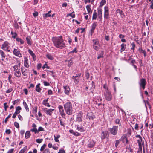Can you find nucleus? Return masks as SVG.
<instances>
[{
	"instance_id": "338daca9",
	"label": "nucleus",
	"mask_w": 153,
	"mask_h": 153,
	"mask_svg": "<svg viewBox=\"0 0 153 153\" xmlns=\"http://www.w3.org/2000/svg\"><path fill=\"white\" fill-rule=\"evenodd\" d=\"M33 14L34 17H36L38 16V13L37 12H35L33 13Z\"/></svg>"
},
{
	"instance_id": "cd10ccee",
	"label": "nucleus",
	"mask_w": 153,
	"mask_h": 153,
	"mask_svg": "<svg viewBox=\"0 0 153 153\" xmlns=\"http://www.w3.org/2000/svg\"><path fill=\"white\" fill-rule=\"evenodd\" d=\"M30 135L31 134L30 131H27L25 133V138L26 139H27L30 137Z\"/></svg>"
},
{
	"instance_id": "7c9ffc66",
	"label": "nucleus",
	"mask_w": 153,
	"mask_h": 153,
	"mask_svg": "<svg viewBox=\"0 0 153 153\" xmlns=\"http://www.w3.org/2000/svg\"><path fill=\"white\" fill-rule=\"evenodd\" d=\"M97 18V13L96 10H94V11L93 13L92 19L96 20Z\"/></svg>"
},
{
	"instance_id": "5701e85b",
	"label": "nucleus",
	"mask_w": 153,
	"mask_h": 153,
	"mask_svg": "<svg viewBox=\"0 0 153 153\" xmlns=\"http://www.w3.org/2000/svg\"><path fill=\"white\" fill-rule=\"evenodd\" d=\"M137 141L139 146H142V145H143V147H144V145L143 143L142 142V139H139L138 140H137ZM143 151H144V148Z\"/></svg>"
},
{
	"instance_id": "de8ad7c7",
	"label": "nucleus",
	"mask_w": 153,
	"mask_h": 153,
	"mask_svg": "<svg viewBox=\"0 0 153 153\" xmlns=\"http://www.w3.org/2000/svg\"><path fill=\"white\" fill-rule=\"evenodd\" d=\"M121 141V140H117L116 141V142L115 143V146L117 148L119 143Z\"/></svg>"
},
{
	"instance_id": "69168bd1",
	"label": "nucleus",
	"mask_w": 153,
	"mask_h": 153,
	"mask_svg": "<svg viewBox=\"0 0 153 153\" xmlns=\"http://www.w3.org/2000/svg\"><path fill=\"white\" fill-rule=\"evenodd\" d=\"M14 150V149H11L8 150L7 153H13Z\"/></svg>"
},
{
	"instance_id": "6e6d98bb",
	"label": "nucleus",
	"mask_w": 153,
	"mask_h": 153,
	"mask_svg": "<svg viewBox=\"0 0 153 153\" xmlns=\"http://www.w3.org/2000/svg\"><path fill=\"white\" fill-rule=\"evenodd\" d=\"M28 53L31 56H33V55L35 54L33 51L30 49L28 50Z\"/></svg>"
},
{
	"instance_id": "bf43d9fd",
	"label": "nucleus",
	"mask_w": 153,
	"mask_h": 153,
	"mask_svg": "<svg viewBox=\"0 0 153 153\" xmlns=\"http://www.w3.org/2000/svg\"><path fill=\"white\" fill-rule=\"evenodd\" d=\"M36 142L37 143H40L43 141V139H37L36 140Z\"/></svg>"
},
{
	"instance_id": "4be33fe9",
	"label": "nucleus",
	"mask_w": 153,
	"mask_h": 153,
	"mask_svg": "<svg viewBox=\"0 0 153 153\" xmlns=\"http://www.w3.org/2000/svg\"><path fill=\"white\" fill-rule=\"evenodd\" d=\"M40 84L38 83L36 86V88L35 89V90L37 92H40L42 90L41 88L40 87Z\"/></svg>"
},
{
	"instance_id": "2eb2a0df",
	"label": "nucleus",
	"mask_w": 153,
	"mask_h": 153,
	"mask_svg": "<svg viewBox=\"0 0 153 153\" xmlns=\"http://www.w3.org/2000/svg\"><path fill=\"white\" fill-rule=\"evenodd\" d=\"M24 65L25 67L26 68H28L30 67L28 62L29 60L27 57L25 56L24 57Z\"/></svg>"
},
{
	"instance_id": "0e129e2a",
	"label": "nucleus",
	"mask_w": 153,
	"mask_h": 153,
	"mask_svg": "<svg viewBox=\"0 0 153 153\" xmlns=\"http://www.w3.org/2000/svg\"><path fill=\"white\" fill-rule=\"evenodd\" d=\"M7 103H5L4 104V110L5 111L7 110V108L8 107V106L7 105Z\"/></svg>"
},
{
	"instance_id": "bb28decb",
	"label": "nucleus",
	"mask_w": 153,
	"mask_h": 153,
	"mask_svg": "<svg viewBox=\"0 0 153 153\" xmlns=\"http://www.w3.org/2000/svg\"><path fill=\"white\" fill-rule=\"evenodd\" d=\"M90 6V5H88L86 6V8L89 14H91L92 13V11L91 10Z\"/></svg>"
},
{
	"instance_id": "20e7f679",
	"label": "nucleus",
	"mask_w": 153,
	"mask_h": 153,
	"mask_svg": "<svg viewBox=\"0 0 153 153\" xmlns=\"http://www.w3.org/2000/svg\"><path fill=\"white\" fill-rule=\"evenodd\" d=\"M108 130L112 134L116 135L117 133L118 126H114L112 128H108Z\"/></svg>"
},
{
	"instance_id": "3c124183",
	"label": "nucleus",
	"mask_w": 153,
	"mask_h": 153,
	"mask_svg": "<svg viewBox=\"0 0 153 153\" xmlns=\"http://www.w3.org/2000/svg\"><path fill=\"white\" fill-rule=\"evenodd\" d=\"M38 133L41 131H44V128L42 127H39L38 129H37Z\"/></svg>"
},
{
	"instance_id": "9d476101",
	"label": "nucleus",
	"mask_w": 153,
	"mask_h": 153,
	"mask_svg": "<svg viewBox=\"0 0 153 153\" xmlns=\"http://www.w3.org/2000/svg\"><path fill=\"white\" fill-rule=\"evenodd\" d=\"M83 113L82 111H80L77 114L76 117V120L78 122H81L82 120Z\"/></svg>"
},
{
	"instance_id": "6e6552de",
	"label": "nucleus",
	"mask_w": 153,
	"mask_h": 153,
	"mask_svg": "<svg viewBox=\"0 0 153 153\" xmlns=\"http://www.w3.org/2000/svg\"><path fill=\"white\" fill-rule=\"evenodd\" d=\"M58 108L59 110V111L60 114L61 115L62 117L65 119V114L64 111V110L62 106L59 105L58 106Z\"/></svg>"
},
{
	"instance_id": "864d4df0",
	"label": "nucleus",
	"mask_w": 153,
	"mask_h": 153,
	"mask_svg": "<svg viewBox=\"0 0 153 153\" xmlns=\"http://www.w3.org/2000/svg\"><path fill=\"white\" fill-rule=\"evenodd\" d=\"M42 68L43 69H44L45 68L47 69H49L50 67L48 66V65L47 64H45L42 66Z\"/></svg>"
},
{
	"instance_id": "39448f33",
	"label": "nucleus",
	"mask_w": 153,
	"mask_h": 153,
	"mask_svg": "<svg viewBox=\"0 0 153 153\" xmlns=\"http://www.w3.org/2000/svg\"><path fill=\"white\" fill-rule=\"evenodd\" d=\"M10 44L7 41H5L2 44L1 48L5 51H7L8 52H10V50L9 49Z\"/></svg>"
},
{
	"instance_id": "58836bf2",
	"label": "nucleus",
	"mask_w": 153,
	"mask_h": 153,
	"mask_svg": "<svg viewBox=\"0 0 153 153\" xmlns=\"http://www.w3.org/2000/svg\"><path fill=\"white\" fill-rule=\"evenodd\" d=\"M74 13V12H73L70 13V14H68L67 15V16H70L72 18H74L75 17V15L74 14H73V13Z\"/></svg>"
},
{
	"instance_id": "a211bd4d",
	"label": "nucleus",
	"mask_w": 153,
	"mask_h": 153,
	"mask_svg": "<svg viewBox=\"0 0 153 153\" xmlns=\"http://www.w3.org/2000/svg\"><path fill=\"white\" fill-rule=\"evenodd\" d=\"M97 22H94L92 24L91 28V31L92 34L94 32V30L97 26Z\"/></svg>"
},
{
	"instance_id": "603ef678",
	"label": "nucleus",
	"mask_w": 153,
	"mask_h": 153,
	"mask_svg": "<svg viewBox=\"0 0 153 153\" xmlns=\"http://www.w3.org/2000/svg\"><path fill=\"white\" fill-rule=\"evenodd\" d=\"M11 114H10L5 119V120H4V122L5 123H7V121H8V119L10 118V117H11Z\"/></svg>"
},
{
	"instance_id": "ea45409f",
	"label": "nucleus",
	"mask_w": 153,
	"mask_h": 153,
	"mask_svg": "<svg viewBox=\"0 0 153 153\" xmlns=\"http://www.w3.org/2000/svg\"><path fill=\"white\" fill-rule=\"evenodd\" d=\"M106 3V1L105 0H102L100 3V7L102 6L105 4Z\"/></svg>"
},
{
	"instance_id": "4d7b16f0",
	"label": "nucleus",
	"mask_w": 153,
	"mask_h": 153,
	"mask_svg": "<svg viewBox=\"0 0 153 153\" xmlns=\"http://www.w3.org/2000/svg\"><path fill=\"white\" fill-rule=\"evenodd\" d=\"M42 104L45 106H47L48 107H50L51 106L48 103V102L42 103Z\"/></svg>"
},
{
	"instance_id": "f8f14e48",
	"label": "nucleus",
	"mask_w": 153,
	"mask_h": 153,
	"mask_svg": "<svg viewBox=\"0 0 153 153\" xmlns=\"http://www.w3.org/2000/svg\"><path fill=\"white\" fill-rule=\"evenodd\" d=\"M21 110V108L20 106H18L16 107L15 112L12 116V118H15L16 116L20 113V111Z\"/></svg>"
},
{
	"instance_id": "0eeeda50",
	"label": "nucleus",
	"mask_w": 153,
	"mask_h": 153,
	"mask_svg": "<svg viewBox=\"0 0 153 153\" xmlns=\"http://www.w3.org/2000/svg\"><path fill=\"white\" fill-rule=\"evenodd\" d=\"M105 99L108 101H110L112 99V96L111 93L109 91L108 89L105 91Z\"/></svg>"
},
{
	"instance_id": "aec40b11",
	"label": "nucleus",
	"mask_w": 153,
	"mask_h": 153,
	"mask_svg": "<svg viewBox=\"0 0 153 153\" xmlns=\"http://www.w3.org/2000/svg\"><path fill=\"white\" fill-rule=\"evenodd\" d=\"M72 78L74 80V82L76 84H78L79 81V78L77 76H73L72 77Z\"/></svg>"
},
{
	"instance_id": "a878e982",
	"label": "nucleus",
	"mask_w": 153,
	"mask_h": 153,
	"mask_svg": "<svg viewBox=\"0 0 153 153\" xmlns=\"http://www.w3.org/2000/svg\"><path fill=\"white\" fill-rule=\"evenodd\" d=\"M23 104L25 108V109L26 111L27 112H29V108L28 107V106L27 104L25 101H23Z\"/></svg>"
},
{
	"instance_id": "393cba45",
	"label": "nucleus",
	"mask_w": 153,
	"mask_h": 153,
	"mask_svg": "<svg viewBox=\"0 0 153 153\" xmlns=\"http://www.w3.org/2000/svg\"><path fill=\"white\" fill-rule=\"evenodd\" d=\"M59 120L60 124L63 127L65 126V120L63 119H61L60 117H59Z\"/></svg>"
},
{
	"instance_id": "6ab92c4d",
	"label": "nucleus",
	"mask_w": 153,
	"mask_h": 153,
	"mask_svg": "<svg viewBox=\"0 0 153 153\" xmlns=\"http://www.w3.org/2000/svg\"><path fill=\"white\" fill-rule=\"evenodd\" d=\"M117 13H119L121 16L122 18H124L125 17L124 13H123V11L120 9H117L116 11Z\"/></svg>"
},
{
	"instance_id": "8fccbe9b",
	"label": "nucleus",
	"mask_w": 153,
	"mask_h": 153,
	"mask_svg": "<svg viewBox=\"0 0 153 153\" xmlns=\"http://www.w3.org/2000/svg\"><path fill=\"white\" fill-rule=\"evenodd\" d=\"M22 75L24 76H27V72L26 71V70L22 71L21 72Z\"/></svg>"
},
{
	"instance_id": "e433bc0d",
	"label": "nucleus",
	"mask_w": 153,
	"mask_h": 153,
	"mask_svg": "<svg viewBox=\"0 0 153 153\" xmlns=\"http://www.w3.org/2000/svg\"><path fill=\"white\" fill-rule=\"evenodd\" d=\"M0 54L2 58H5L6 56L4 52L1 50H0Z\"/></svg>"
},
{
	"instance_id": "f3484780",
	"label": "nucleus",
	"mask_w": 153,
	"mask_h": 153,
	"mask_svg": "<svg viewBox=\"0 0 153 153\" xmlns=\"http://www.w3.org/2000/svg\"><path fill=\"white\" fill-rule=\"evenodd\" d=\"M63 88L64 89L65 93L67 95L69 94L70 88L68 86H64Z\"/></svg>"
},
{
	"instance_id": "774afa93",
	"label": "nucleus",
	"mask_w": 153,
	"mask_h": 153,
	"mask_svg": "<svg viewBox=\"0 0 153 153\" xmlns=\"http://www.w3.org/2000/svg\"><path fill=\"white\" fill-rule=\"evenodd\" d=\"M11 132V131L10 129H7L5 131V133L8 134H10Z\"/></svg>"
},
{
	"instance_id": "f03ea898",
	"label": "nucleus",
	"mask_w": 153,
	"mask_h": 153,
	"mask_svg": "<svg viewBox=\"0 0 153 153\" xmlns=\"http://www.w3.org/2000/svg\"><path fill=\"white\" fill-rule=\"evenodd\" d=\"M65 112L68 115H71L73 113L74 110L71 103L68 102L63 105Z\"/></svg>"
},
{
	"instance_id": "680f3d73",
	"label": "nucleus",
	"mask_w": 153,
	"mask_h": 153,
	"mask_svg": "<svg viewBox=\"0 0 153 153\" xmlns=\"http://www.w3.org/2000/svg\"><path fill=\"white\" fill-rule=\"evenodd\" d=\"M142 146H139L138 152H142Z\"/></svg>"
},
{
	"instance_id": "473e14b6",
	"label": "nucleus",
	"mask_w": 153,
	"mask_h": 153,
	"mask_svg": "<svg viewBox=\"0 0 153 153\" xmlns=\"http://www.w3.org/2000/svg\"><path fill=\"white\" fill-rule=\"evenodd\" d=\"M46 57L49 59L53 60L54 59V58L53 56L51 54H47L46 55Z\"/></svg>"
},
{
	"instance_id": "c756f323",
	"label": "nucleus",
	"mask_w": 153,
	"mask_h": 153,
	"mask_svg": "<svg viewBox=\"0 0 153 153\" xmlns=\"http://www.w3.org/2000/svg\"><path fill=\"white\" fill-rule=\"evenodd\" d=\"M11 34L12 35V37L14 39H16L18 36L16 32H13V31H11Z\"/></svg>"
},
{
	"instance_id": "dca6fc26",
	"label": "nucleus",
	"mask_w": 153,
	"mask_h": 153,
	"mask_svg": "<svg viewBox=\"0 0 153 153\" xmlns=\"http://www.w3.org/2000/svg\"><path fill=\"white\" fill-rule=\"evenodd\" d=\"M54 110V109H48L47 108H45L44 109V111L46 114L50 116L52 114L53 111Z\"/></svg>"
},
{
	"instance_id": "a19ab883",
	"label": "nucleus",
	"mask_w": 153,
	"mask_h": 153,
	"mask_svg": "<svg viewBox=\"0 0 153 153\" xmlns=\"http://www.w3.org/2000/svg\"><path fill=\"white\" fill-rule=\"evenodd\" d=\"M87 117V118H88L89 120H93L94 118V116L93 115H88Z\"/></svg>"
},
{
	"instance_id": "72a5a7b5",
	"label": "nucleus",
	"mask_w": 153,
	"mask_h": 153,
	"mask_svg": "<svg viewBox=\"0 0 153 153\" xmlns=\"http://www.w3.org/2000/svg\"><path fill=\"white\" fill-rule=\"evenodd\" d=\"M16 41L18 42H20V44H24V41L23 40H22L21 38H16Z\"/></svg>"
},
{
	"instance_id": "a18cd8bd",
	"label": "nucleus",
	"mask_w": 153,
	"mask_h": 153,
	"mask_svg": "<svg viewBox=\"0 0 153 153\" xmlns=\"http://www.w3.org/2000/svg\"><path fill=\"white\" fill-rule=\"evenodd\" d=\"M46 146V145L45 144H44L41 147L40 150L41 151H43L44 149H45V147Z\"/></svg>"
},
{
	"instance_id": "b1692460",
	"label": "nucleus",
	"mask_w": 153,
	"mask_h": 153,
	"mask_svg": "<svg viewBox=\"0 0 153 153\" xmlns=\"http://www.w3.org/2000/svg\"><path fill=\"white\" fill-rule=\"evenodd\" d=\"M14 74L17 77H19L21 75V73L19 69L17 71L15 72Z\"/></svg>"
},
{
	"instance_id": "49530a36",
	"label": "nucleus",
	"mask_w": 153,
	"mask_h": 153,
	"mask_svg": "<svg viewBox=\"0 0 153 153\" xmlns=\"http://www.w3.org/2000/svg\"><path fill=\"white\" fill-rule=\"evenodd\" d=\"M37 107L35 106L33 109V113L36 114L37 112Z\"/></svg>"
},
{
	"instance_id": "4c0bfd02",
	"label": "nucleus",
	"mask_w": 153,
	"mask_h": 153,
	"mask_svg": "<svg viewBox=\"0 0 153 153\" xmlns=\"http://www.w3.org/2000/svg\"><path fill=\"white\" fill-rule=\"evenodd\" d=\"M30 131L34 132L35 134L38 133L37 129L36 128H33L30 129Z\"/></svg>"
},
{
	"instance_id": "1a4fd4ad",
	"label": "nucleus",
	"mask_w": 153,
	"mask_h": 153,
	"mask_svg": "<svg viewBox=\"0 0 153 153\" xmlns=\"http://www.w3.org/2000/svg\"><path fill=\"white\" fill-rule=\"evenodd\" d=\"M13 54L14 55L19 57H22V54L20 50L18 48H14L13 51Z\"/></svg>"
},
{
	"instance_id": "13d9d810",
	"label": "nucleus",
	"mask_w": 153,
	"mask_h": 153,
	"mask_svg": "<svg viewBox=\"0 0 153 153\" xmlns=\"http://www.w3.org/2000/svg\"><path fill=\"white\" fill-rule=\"evenodd\" d=\"M13 90V89L11 88H10L6 91V93H8L11 92Z\"/></svg>"
},
{
	"instance_id": "052dcab7",
	"label": "nucleus",
	"mask_w": 153,
	"mask_h": 153,
	"mask_svg": "<svg viewBox=\"0 0 153 153\" xmlns=\"http://www.w3.org/2000/svg\"><path fill=\"white\" fill-rule=\"evenodd\" d=\"M20 100L19 99H17L12 102V103L13 105H14L16 103H17Z\"/></svg>"
},
{
	"instance_id": "4468645a",
	"label": "nucleus",
	"mask_w": 153,
	"mask_h": 153,
	"mask_svg": "<svg viewBox=\"0 0 153 153\" xmlns=\"http://www.w3.org/2000/svg\"><path fill=\"white\" fill-rule=\"evenodd\" d=\"M108 136V132L107 131H104L102 132L101 138L102 140L104 139Z\"/></svg>"
},
{
	"instance_id": "09e8293b",
	"label": "nucleus",
	"mask_w": 153,
	"mask_h": 153,
	"mask_svg": "<svg viewBox=\"0 0 153 153\" xmlns=\"http://www.w3.org/2000/svg\"><path fill=\"white\" fill-rule=\"evenodd\" d=\"M13 68L14 69V71L15 72L17 71L19 69V68L18 67V66H17V65H16L13 66Z\"/></svg>"
},
{
	"instance_id": "f704fd0d",
	"label": "nucleus",
	"mask_w": 153,
	"mask_h": 153,
	"mask_svg": "<svg viewBox=\"0 0 153 153\" xmlns=\"http://www.w3.org/2000/svg\"><path fill=\"white\" fill-rule=\"evenodd\" d=\"M121 52L123 51H124L126 49V44H125L123 43L121 45Z\"/></svg>"
},
{
	"instance_id": "2f4dec72",
	"label": "nucleus",
	"mask_w": 153,
	"mask_h": 153,
	"mask_svg": "<svg viewBox=\"0 0 153 153\" xmlns=\"http://www.w3.org/2000/svg\"><path fill=\"white\" fill-rule=\"evenodd\" d=\"M54 140L56 142H58L59 141V140H58V138H60V135L58 134L56 136L55 135H54Z\"/></svg>"
},
{
	"instance_id": "79ce46f5",
	"label": "nucleus",
	"mask_w": 153,
	"mask_h": 153,
	"mask_svg": "<svg viewBox=\"0 0 153 153\" xmlns=\"http://www.w3.org/2000/svg\"><path fill=\"white\" fill-rule=\"evenodd\" d=\"M43 17L44 18H46L47 17H50L51 16L50 14H49L48 13H44L43 14Z\"/></svg>"
},
{
	"instance_id": "7ed1b4c3",
	"label": "nucleus",
	"mask_w": 153,
	"mask_h": 153,
	"mask_svg": "<svg viewBox=\"0 0 153 153\" xmlns=\"http://www.w3.org/2000/svg\"><path fill=\"white\" fill-rule=\"evenodd\" d=\"M93 42V48L97 51L100 47L99 40L97 39H95L92 40Z\"/></svg>"
},
{
	"instance_id": "c03bdc74",
	"label": "nucleus",
	"mask_w": 153,
	"mask_h": 153,
	"mask_svg": "<svg viewBox=\"0 0 153 153\" xmlns=\"http://www.w3.org/2000/svg\"><path fill=\"white\" fill-rule=\"evenodd\" d=\"M68 66L69 67H70L73 64V61L71 60H68Z\"/></svg>"
},
{
	"instance_id": "9b49d317",
	"label": "nucleus",
	"mask_w": 153,
	"mask_h": 153,
	"mask_svg": "<svg viewBox=\"0 0 153 153\" xmlns=\"http://www.w3.org/2000/svg\"><path fill=\"white\" fill-rule=\"evenodd\" d=\"M109 16V9L108 7L105 6L104 7V18L105 19H108Z\"/></svg>"
},
{
	"instance_id": "e2e57ef3",
	"label": "nucleus",
	"mask_w": 153,
	"mask_h": 153,
	"mask_svg": "<svg viewBox=\"0 0 153 153\" xmlns=\"http://www.w3.org/2000/svg\"><path fill=\"white\" fill-rule=\"evenodd\" d=\"M43 83L44 85L45 86H48L50 85L49 83L46 81H44L43 82Z\"/></svg>"
},
{
	"instance_id": "412c9836",
	"label": "nucleus",
	"mask_w": 153,
	"mask_h": 153,
	"mask_svg": "<svg viewBox=\"0 0 153 153\" xmlns=\"http://www.w3.org/2000/svg\"><path fill=\"white\" fill-rule=\"evenodd\" d=\"M26 39L27 41V44L30 45H32V41L31 40V38L30 36H28L26 38Z\"/></svg>"
},
{
	"instance_id": "ddd939ff",
	"label": "nucleus",
	"mask_w": 153,
	"mask_h": 153,
	"mask_svg": "<svg viewBox=\"0 0 153 153\" xmlns=\"http://www.w3.org/2000/svg\"><path fill=\"white\" fill-rule=\"evenodd\" d=\"M98 10V17L100 21H102V10L101 8L97 9Z\"/></svg>"
},
{
	"instance_id": "5fc2aeb1",
	"label": "nucleus",
	"mask_w": 153,
	"mask_h": 153,
	"mask_svg": "<svg viewBox=\"0 0 153 153\" xmlns=\"http://www.w3.org/2000/svg\"><path fill=\"white\" fill-rule=\"evenodd\" d=\"M14 125L17 128H19V124L17 122H15L14 123Z\"/></svg>"
},
{
	"instance_id": "c9c22d12",
	"label": "nucleus",
	"mask_w": 153,
	"mask_h": 153,
	"mask_svg": "<svg viewBox=\"0 0 153 153\" xmlns=\"http://www.w3.org/2000/svg\"><path fill=\"white\" fill-rule=\"evenodd\" d=\"M27 148V146H25L19 152V153H24L26 151Z\"/></svg>"
},
{
	"instance_id": "423d86ee",
	"label": "nucleus",
	"mask_w": 153,
	"mask_h": 153,
	"mask_svg": "<svg viewBox=\"0 0 153 153\" xmlns=\"http://www.w3.org/2000/svg\"><path fill=\"white\" fill-rule=\"evenodd\" d=\"M138 84L140 88H142L143 90H144L145 88L146 84V79L143 78H141L138 82Z\"/></svg>"
},
{
	"instance_id": "37998d69",
	"label": "nucleus",
	"mask_w": 153,
	"mask_h": 153,
	"mask_svg": "<svg viewBox=\"0 0 153 153\" xmlns=\"http://www.w3.org/2000/svg\"><path fill=\"white\" fill-rule=\"evenodd\" d=\"M131 45H132V47L131 48V49L133 50V52H134L135 47V45L134 42L131 43Z\"/></svg>"
},
{
	"instance_id": "c85d7f7f",
	"label": "nucleus",
	"mask_w": 153,
	"mask_h": 153,
	"mask_svg": "<svg viewBox=\"0 0 153 153\" xmlns=\"http://www.w3.org/2000/svg\"><path fill=\"white\" fill-rule=\"evenodd\" d=\"M77 129L80 132H84L85 131L83 127L81 126H78L77 127Z\"/></svg>"
},
{
	"instance_id": "f257e3e1",
	"label": "nucleus",
	"mask_w": 153,
	"mask_h": 153,
	"mask_svg": "<svg viewBox=\"0 0 153 153\" xmlns=\"http://www.w3.org/2000/svg\"><path fill=\"white\" fill-rule=\"evenodd\" d=\"M52 41L54 45L57 48L62 49L65 47V45L64 42V40L62 36L58 37H53Z\"/></svg>"
}]
</instances>
